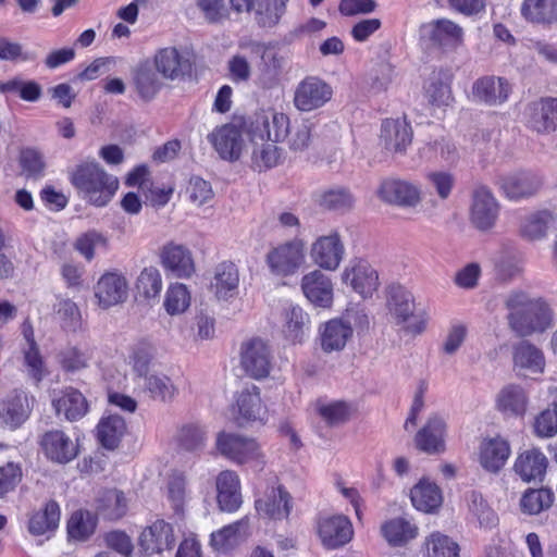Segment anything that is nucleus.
<instances>
[{
    "mask_svg": "<svg viewBox=\"0 0 557 557\" xmlns=\"http://www.w3.org/2000/svg\"><path fill=\"white\" fill-rule=\"evenodd\" d=\"M505 306L510 329L519 336L525 337L542 333L552 325V312L541 298H531L522 290H512L506 298Z\"/></svg>",
    "mask_w": 557,
    "mask_h": 557,
    "instance_id": "1",
    "label": "nucleus"
},
{
    "mask_svg": "<svg viewBox=\"0 0 557 557\" xmlns=\"http://www.w3.org/2000/svg\"><path fill=\"white\" fill-rule=\"evenodd\" d=\"M70 182L88 203L106 207L119 188L116 176L109 174L97 161H84L70 172Z\"/></svg>",
    "mask_w": 557,
    "mask_h": 557,
    "instance_id": "2",
    "label": "nucleus"
},
{
    "mask_svg": "<svg viewBox=\"0 0 557 557\" xmlns=\"http://www.w3.org/2000/svg\"><path fill=\"white\" fill-rule=\"evenodd\" d=\"M376 194L383 202L404 209L416 208L422 201L420 185L398 176L383 178Z\"/></svg>",
    "mask_w": 557,
    "mask_h": 557,
    "instance_id": "3",
    "label": "nucleus"
},
{
    "mask_svg": "<svg viewBox=\"0 0 557 557\" xmlns=\"http://www.w3.org/2000/svg\"><path fill=\"white\" fill-rule=\"evenodd\" d=\"M272 274L276 276L294 275L305 262V245L294 239L271 249L265 258Z\"/></svg>",
    "mask_w": 557,
    "mask_h": 557,
    "instance_id": "4",
    "label": "nucleus"
},
{
    "mask_svg": "<svg viewBox=\"0 0 557 557\" xmlns=\"http://www.w3.org/2000/svg\"><path fill=\"white\" fill-rule=\"evenodd\" d=\"M333 96L332 86L318 76H307L298 83L294 91V106L301 112L322 108Z\"/></svg>",
    "mask_w": 557,
    "mask_h": 557,
    "instance_id": "5",
    "label": "nucleus"
},
{
    "mask_svg": "<svg viewBox=\"0 0 557 557\" xmlns=\"http://www.w3.org/2000/svg\"><path fill=\"white\" fill-rule=\"evenodd\" d=\"M499 215V203L487 186L474 187L471 195L470 221L479 231L493 228Z\"/></svg>",
    "mask_w": 557,
    "mask_h": 557,
    "instance_id": "6",
    "label": "nucleus"
},
{
    "mask_svg": "<svg viewBox=\"0 0 557 557\" xmlns=\"http://www.w3.org/2000/svg\"><path fill=\"white\" fill-rule=\"evenodd\" d=\"M317 533L325 548L336 549L351 541L354 529L344 515L320 516L317 520Z\"/></svg>",
    "mask_w": 557,
    "mask_h": 557,
    "instance_id": "7",
    "label": "nucleus"
},
{
    "mask_svg": "<svg viewBox=\"0 0 557 557\" xmlns=\"http://www.w3.org/2000/svg\"><path fill=\"white\" fill-rule=\"evenodd\" d=\"M240 366L253 379L269 375L272 367V352L265 342L252 338L242 345Z\"/></svg>",
    "mask_w": 557,
    "mask_h": 557,
    "instance_id": "8",
    "label": "nucleus"
},
{
    "mask_svg": "<svg viewBox=\"0 0 557 557\" xmlns=\"http://www.w3.org/2000/svg\"><path fill=\"white\" fill-rule=\"evenodd\" d=\"M288 128L289 119L286 114L272 112L268 115L260 113L250 122L248 133L251 141L268 139L269 141L278 143L287 136Z\"/></svg>",
    "mask_w": 557,
    "mask_h": 557,
    "instance_id": "9",
    "label": "nucleus"
},
{
    "mask_svg": "<svg viewBox=\"0 0 557 557\" xmlns=\"http://www.w3.org/2000/svg\"><path fill=\"white\" fill-rule=\"evenodd\" d=\"M216 447L223 456L237 463H245L260 456L259 445L253 438L234 433H220Z\"/></svg>",
    "mask_w": 557,
    "mask_h": 557,
    "instance_id": "10",
    "label": "nucleus"
},
{
    "mask_svg": "<svg viewBox=\"0 0 557 557\" xmlns=\"http://www.w3.org/2000/svg\"><path fill=\"white\" fill-rule=\"evenodd\" d=\"M548 459L540 448H529L518 454L513 472L524 483H543L546 476Z\"/></svg>",
    "mask_w": 557,
    "mask_h": 557,
    "instance_id": "11",
    "label": "nucleus"
},
{
    "mask_svg": "<svg viewBox=\"0 0 557 557\" xmlns=\"http://www.w3.org/2000/svg\"><path fill=\"white\" fill-rule=\"evenodd\" d=\"M312 261L329 271L336 270L345 255V247L337 232L320 236L311 246Z\"/></svg>",
    "mask_w": 557,
    "mask_h": 557,
    "instance_id": "12",
    "label": "nucleus"
},
{
    "mask_svg": "<svg viewBox=\"0 0 557 557\" xmlns=\"http://www.w3.org/2000/svg\"><path fill=\"white\" fill-rule=\"evenodd\" d=\"M343 281L346 284L349 283L352 289L363 298L371 297L380 285L376 270L363 259L354 261L345 269Z\"/></svg>",
    "mask_w": 557,
    "mask_h": 557,
    "instance_id": "13",
    "label": "nucleus"
},
{
    "mask_svg": "<svg viewBox=\"0 0 557 557\" xmlns=\"http://www.w3.org/2000/svg\"><path fill=\"white\" fill-rule=\"evenodd\" d=\"M527 124L533 131L544 134L557 127V98L543 97L527 108Z\"/></svg>",
    "mask_w": 557,
    "mask_h": 557,
    "instance_id": "14",
    "label": "nucleus"
},
{
    "mask_svg": "<svg viewBox=\"0 0 557 557\" xmlns=\"http://www.w3.org/2000/svg\"><path fill=\"white\" fill-rule=\"evenodd\" d=\"M219 156L228 162L239 159L243 149V136L240 129L234 124H225L215 128L208 135Z\"/></svg>",
    "mask_w": 557,
    "mask_h": 557,
    "instance_id": "15",
    "label": "nucleus"
},
{
    "mask_svg": "<svg viewBox=\"0 0 557 557\" xmlns=\"http://www.w3.org/2000/svg\"><path fill=\"white\" fill-rule=\"evenodd\" d=\"M511 91L508 81L504 77L483 76L472 86L473 100L490 107L507 101Z\"/></svg>",
    "mask_w": 557,
    "mask_h": 557,
    "instance_id": "16",
    "label": "nucleus"
},
{
    "mask_svg": "<svg viewBox=\"0 0 557 557\" xmlns=\"http://www.w3.org/2000/svg\"><path fill=\"white\" fill-rule=\"evenodd\" d=\"M511 454L510 444L504 437L484 438L479 448V462L490 473H498Z\"/></svg>",
    "mask_w": 557,
    "mask_h": 557,
    "instance_id": "17",
    "label": "nucleus"
},
{
    "mask_svg": "<svg viewBox=\"0 0 557 557\" xmlns=\"http://www.w3.org/2000/svg\"><path fill=\"white\" fill-rule=\"evenodd\" d=\"M174 544L173 527L164 520H157L146 528L139 536L140 548L147 556L160 554L164 549H171Z\"/></svg>",
    "mask_w": 557,
    "mask_h": 557,
    "instance_id": "18",
    "label": "nucleus"
},
{
    "mask_svg": "<svg viewBox=\"0 0 557 557\" xmlns=\"http://www.w3.org/2000/svg\"><path fill=\"white\" fill-rule=\"evenodd\" d=\"M446 422L438 414H431L414 437L419 450L433 455L445 450Z\"/></svg>",
    "mask_w": 557,
    "mask_h": 557,
    "instance_id": "19",
    "label": "nucleus"
},
{
    "mask_svg": "<svg viewBox=\"0 0 557 557\" xmlns=\"http://www.w3.org/2000/svg\"><path fill=\"white\" fill-rule=\"evenodd\" d=\"M301 289L306 298L315 307L330 308L333 304V284L331 278L314 270L302 276Z\"/></svg>",
    "mask_w": 557,
    "mask_h": 557,
    "instance_id": "20",
    "label": "nucleus"
},
{
    "mask_svg": "<svg viewBox=\"0 0 557 557\" xmlns=\"http://www.w3.org/2000/svg\"><path fill=\"white\" fill-rule=\"evenodd\" d=\"M40 446L48 459L58 463H67L78 453L73 441L60 430L47 431L40 440Z\"/></svg>",
    "mask_w": 557,
    "mask_h": 557,
    "instance_id": "21",
    "label": "nucleus"
},
{
    "mask_svg": "<svg viewBox=\"0 0 557 557\" xmlns=\"http://www.w3.org/2000/svg\"><path fill=\"white\" fill-rule=\"evenodd\" d=\"M32 411L27 394L13 391L0 401V421L14 430L21 426Z\"/></svg>",
    "mask_w": 557,
    "mask_h": 557,
    "instance_id": "22",
    "label": "nucleus"
},
{
    "mask_svg": "<svg viewBox=\"0 0 557 557\" xmlns=\"http://www.w3.org/2000/svg\"><path fill=\"white\" fill-rule=\"evenodd\" d=\"M154 66L164 78L177 79L190 74L193 63L174 47L163 48L154 55Z\"/></svg>",
    "mask_w": 557,
    "mask_h": 557,
    "instance_id": "23",
    "label": "nucleus"
},
{
    "mask_svg": "<svg viewBox=\"0 0 557 557\" xmlns=\"http://www.w3.org/2000/svg\"><path fill=\"white\" fill-rule=\"evenodd\" d=\"M499 185L507 198L519 200L533 196L540 189L542 181L536 174L522 171L502 177Z\"/></svg>",
    "mask_w": 557,
    "mask_h": 557,
    "instance_id": "24",
    "label": "nucleus"
},
{
    "mask_svg": "<svg viewBox=\"0 0 557 557\" xmlns=\"http://www.w3.org/2000/svg\"><path fill=\"white\" fill-rule=\"evenodd\" d=\"M95 516L103 520L116 521L127 512V499L117 488H103L98 492L95 502Z\"/></svg>",
    "mask_w": 557,
    "mask_h": 557,
    "instance_id": "25",
    "label": "nucleus"
},
{
    "mask_svg": "<svg viewBox=\"0 0 557 557\" xmlns=\"http://www.w3.org/2000/svg\"><path fill=\"white\" fill-rule=\"evenodd\" d=\"M292 495L282 485L272 488L271 494L265 498L257 499L255 503L256 510L262 517L272 520L287 519L293 505Z\"/></svg>",
    "mask_w": 557,
    "mask_h": 557,
    "instance_id": "26",
    "label": "nucleus"
},
{
    "mask_svg": "<svg viewBox=\"0 0 557 557\" xmlns=\"http://www.w3.org/2000/svg\"><path fill=\"white\" fill-rule=\"evenodd\" d=\"M95 296L103 308L117 305L127 297V282L124 276L117 273L103 274L96 287Z\"/></svg>",
    "mask_w": 557,
    "mask_h": 557,
    "instance_id": "27",
    "label": "nucleus"
},
{
    "mask_svg": "<svg viewBox=\"0 0 557 557\" xmlns=\"http://www.w3.org/2000/svg\"><path fill=\"white\" fill-rule=\"evenodd\" d=\"M321 348L324 352L341 351L352 336V327L342 319H332L320 326Z\"/></svg>",
    "mask_w": 557,
    "mask_h": 557,
    "instance_id": "28",
    "label": "nucleus"
},
{
    "mask_svg": "<svg viewBox=\"0 0 557 557\" xmlns=\"http://www.w3.org/2000/svg\"><path fill=\"white\" fill-rule=\"evenodd\" d=\"M216 500L222 511H236L242 505L239 480L233 471H222L216 478Z\"/></svg>",
    "mask_w": 557,
    "mask_h": 557,
    "instance_id": "29",
    "label": "nucleus"
},
{
    "mask_svg": "<svg viewBox=\"0 0 557 557\" xmlns=\"http://www.w3.org/2000/svg\"><path fill=\"white\" fill-rule=\"evenodd\" d=\"M381 139L388 150L404 152L411 144L412 128L406 120H385L381 125Z\"/></svg>",
    "mask_w": 557,
    "mask_h": 557,
    "instance_id": "30",
    "label": "nucleus"
},
{
    "mask_svg": "<svg viewBox=\"0 0 557 557\" xmlns=\"http://www.w3.org/2000/svg\"><path fill=\"white\" fill-rule=\"evenodd\" d=\"M163 267L174 276L189 277L195 272L190 251L182 245L170 244L161 253Z\"/></svg>",
    "mask_w": 557,
    "mask_h": 557,
    "instance_id": "31",
    "label": "nucleus"
},
{
    "mask_svg": "<svg viewBox=\"0 0 557 557\" xmlns=\"http://www.w3.org/2000/svg\"><path fill=\"white\" fill-rule=\"evenodd\" d=\"M239 273L235 263L222 262L214 269L211 289L219 299H228L237 294Z\"/></svg>",
    "mask_w": 557,
    "mask_h": 557,
    "instance_id": "32",
    "label": "nucleus"
},
{
    "mask_svg": "<svg viewBox=\"0 0 557 557\" xmlns=\"http://www.w3.org/2000/svg\"><path fill=\"white\" fill-rule=\"evenodd\" d=\"M418 156L423 162H436L441 160L447 164H455L459 160V152L456 145L446 137H440L424 143L418 149Z\"/></svg>",
    "mask_w": 557,
    "mask_h": 557,
    "instance_id": "33",
    "label": "nucleus"
},
{
    "mask_svg": "<svg viewBox=\"0 0 557 557\" xmlns=\"http://www.w3.org/2000/svg\"><path fill=\"white\" fill-rule=\"evenodd\" d=\"M433 45L442 48H456L462 41V28L456 23L441 18L424 26Z\"/></svg>",
    "mask_w": 557,
    "mask_h": 557,
    "instance_id": "34",
    "label": "nucleus"
},
{
    "mask_svg": "<svg viewBox=\"0 0 557 557\" xmlns=\"http://www.w3.org/2000/svg\"><path fill=\"white\" fill-rule=\"evenodd\" d=\"M125 433V420L121 416L110 414L108 417H103L99 421L97 425L96 436L99 444L103 448L108 450H114L119 447Z\"/></svg>",
    "mask_w": 557,
    "mask_h": 557,
    "instance_id": "35",
    "label": "nucleus"
},
{
    "mask_svg": "<svg viewBox=\"0 0 557 557\" xmlns=\"http://www.w3.org/2000/svg\"><path fill=\"white\" fill-rule=\"evenodd\" d=\"M387 305L391 314L397 320L398 324L405 323L413 317L416 309L413 295L401 285L389 286Z\"/></svg>",
    "mask_w": 557,
    "mask_h": 557,
    "instance_id": "36",
    "label": "nucleus"
},
{
    "mask_svg": "<svg viewBox=\"0 0 557 557\" xmlns=\"http://www.w3.org/2000/svg\"><path fill=\"white\" fill-rule=\"evenodd\" d=\"M520 12L530 23L550 25L557 23V0H523Z\"/></svg>",
    "mask_w": 557,
    "mask_h": 557,
    "instance_id": "37",
    "label": "nucleus"
},
{
    "mask_svg": "<svg viewBox=\"0 0 557 557\" xmlns=\"http://www.w3.org/2000/svg\"><path fill=\"white\" fill-rule=\"evenodd\" d=\"M555 494L552 488H527L519 502L520 510L524 515L535 516L548 510L554 503Z\"/></svg>",
    "mask_w": 557,
    "mask_h": 557,
    "instance_id": "38",
    "label": "nucleus"
},
{
    "mask_svg": "<svg viewBox=\"0 0 557 557\" xmlns=\"http://www.w3.org/2000/svg\"><path fill=\"white\" fill-rule=\"evenodd\" d=\"M60 506L55 500L46 503L41 510L35 511L28 521V531L33 535H42L58 528L60 521Z\"/></svg>",
    "mask_w": 557,
    "mask_h": 557,
    "instance_id": "39",
    "label": "nucleus"
},
{
    "mask_svg": "<svg viewBox=\"0 0 557 557\" xmlns=\"http://www.w3.org/2000/svg\"><path fill=\"white\" fill-rule=\"evenodd\" d=\"M289 0H257L255 8V21L261 28H273L278 25L286 13Z\"/></svg>",
    "mask_w": 557,
    "mask_h": 557,
    "instance_id": "40",
    "label": "nucleus"
},
{
    "mask_svg": "<svg viewBox=\"0 0 557 557\" xmlns=\"http://www.w3.org/2000/svg\"><path fill=\"white\" fill-rule=\"evenodd\" d=\"M238 413L237 424L243 426L245 423L256 421L261 412L260 389L251 385L242 391L237 397Z\"/></svg>",
    "mask_w": 557,
    "mask_h": 557,
    "instance_id": "41",
    "label": "nucleus"
},
{
    "mask_svg": "<svg viewBox=\"0 0 557 557\" xmlns=\"http://www.w3.org/2000/svg\"><path fill=\"white\" fill-rule=\"evenodd\" d=\"M423 557H460V546L450 536L434 531L424 540Z\"/></svg>",
    "mask_w": 557,
    "mask_h": 557,
    "instance_id": "42",
    "label": "nucleus"
},
{
    "mask_svg": "<svg viewBox=\"0 0 557 557\" xmlns=\"http://www.w3.org/2000/svg\"><path fill=\"white\" fill-rule=\"evenodd\" d=\"M513 362L517 367L532 373H543L545 358L540 348L528 341H522L513 349Z\"/></svg>",
    "mask_w": 557,
    "mask_h": 557,
    "instance_id": "43",
    "label": "nucleus"
},
{
    "mask_svg": "<svg viewBox=\"0 0 557 557\" xmlns=\"http://www.w3.org/2000/svg\"><path fill=\"white\" fill-rule=\"evenodd\" d=\"M53 405L58 414L63 412L69 421H77L88 411V404L85 396L75 388H69Z\"/></svg>",
    "mask_w": 557,
    "mask_h": 557,
    "instance_id": "44",
    "label": "nucleus"
},
{
    "mask_svg": "<svg viewBox=\"0 0 557 557\" xmlns=\"http://www.w3.org/2000/svg\"><path fill=\"white\" fill-rule=\"evenodd\" d=\"M411 502L418 510L431 512L442 504L441 490L434 483L420 481L411 490Z\"/></svg>",
    "mask_w": 557,
    "mask_h": 557,
    "instance_id": "45",
    "label": "nucleus"
},
{
    "mask_svg": "<svg viewBox=\"0 0 557 557\" xmlns=\"http://www.w3.org/2000/svg\"><path fill=\"white\" fill-rule=\"evenodd\" d=\"M134 84L139 96L144 100L156 97L161 87V82L154 67L149 62L140 63L134 71Z\"/></svg>",
    "mask_w": 557,
    "mask_h": 557,
    "instance_id": "46",
    "label": "nucleus"
},
{
    "mask_svg": "<svg viewBox=\"0 0 557 557\" xmlns=\"http://www.w3.org/2000/svg\"><path fill=\"white\" fill-rule=\"evenodd\" d=\"M382 534L393 546H403L418 534V528L404 518H394L382 525Z\"/></svg>",
    "mask_w": 557,
    "mask_h": 557,
    "instance_id": "47",
    "label": "nucleus"
},
{
    "mask_svg": "<svg viewBox=\"0 0 557 557\" xmlns=\"http://www.w3.org/2000/svg\"><path fill=\"white\" fill-rule=\"evenodd\" d=\"M97 517L88 510H76L67 521V535L71 540L85 542L96 531Z\"/></svg>",
    "mask_w": 557,
    "mask_h": 557,
    "instance_id": "48",
    "label": "nucleus"
},
{
    "mask_svg": "<svg viewBox=\"0 0 557 557\" xmlns=\"http://www.w3.org/2000/svg\"><path fill=\"white\" fill-rule=\"evenodd\" d=\"M498 409L508 417H522L527 410V396L519 386H508L502 389L498 400Z\"/></svg>",
    "mask_w": 557,
    "mask_h": 557,
    "instance_id": "49",
    "label": "nucleus"
},
{
    "mask_svg": "<svg viewBox=\"0 0 557 557\" xmlns=\"http://www.w3.org/2000/svg\"><path fill=\"white\" fill-rule=\"evenodd\" d=\"M143 386L149 396L162 403H170L177 394V387L172 380L163 374H150L144 377Z\"/></svg>",
    "mask_w": 557,
    "mask_h": 557,
    "instance_id": "50",
    "label": "nucleus"
},
{
    "mask_svg": "<svg viewBox=\"0 0 557 557\" xmlns=\"http://www.w3.org/2000/svg\"><path fill=\"white\" fill-rule=\"evenodd\" d=\"M429 188L438 199L447 200L457 184L456 175L448 170H432L425 174Z\"/></svg>",
    "mask_w": 557,
    "mask_h": 557,
    "instance_id": "51",
    "label": "nucleus"
},
{
    "mask_svg": "<svg viewBox=\"0 0 557 557\" xmlns=\"http://www.w3.org/2000/svg\"><path fill=\"white\" fill-rule=\"evenodd\" d=\"M258 140L252 141L255 145L252 150L253 168L261 172L276 166L281 158L276 143L265 139L259 144Z\"/></svg>",
    "mask_w": 557,
    "mask_h": 557,
    "instance_id": "52",
    "label": "nucleus"
},
{
    "mask_svg": "<svg viewBox=\"0 0 557 557\" xmlns=\"http://www.w3.org/2000/svg\"><path fill=\"white\" fill-rule=\"evenodd\" d=\"M469 510L476 517L480 527L484 529H493L498 524L497 513L490 507L482 494L471 491L468 496Z\"/></svg>",
    "mask_w": 557,
    "mask_h": 557,
    "instance_id": "53",
    "label": "nucleus"
},
{
    "mask_svg": "<svg viewBox=\"0 0 557 557\" xmlns=\"http://www.w3.org/2000/svg\"><path fill=\"white\" fill-rule=\"evenodd\" d=\"M309 315L299 306H290L285 312V336L292 342H301L308 329Z\"/></svg>",
    "mask_w": 557,
    "mask_h": 557,
    "instance_id": "54",
    "label": "nucleus"
},
{
    "mask_svg": "<svg viewBox=\"0 0 557 557\" xmlns=\"http://www.w3.org/2000/svg\"><path fill=\"white\" fill-rule=\"evenodd\" d=\"M494 271L498 280L503 282L511 281L522 271L521 260L515 252L503 250L494 259Z\"/></svg>",
    "mask_w": 557,
    "mask_h": 557,
    "instance_id": "55",
    "label": "nucleus"
},
{
    "mask_svg": "<svg viewBox=\"0 0 557 557\" xmlns=\"http://www.w3.org/2000/svg\"><path fill=\"white\" fill-rule=\"evenodd\" d=\"M0 92L18 94L23 100L35 102L41 97L42 89L35 81L24 82L20 78H13L8 82L0 83Z\"/></svg>",
    "mask_w": 557,
    "mask_h": 557,
    "instance_id": "56",
    "label": "nucleus"
},
{
    "mask_svg": "<svg viewBox=\"0 0 557 557\" xmlns=\"http://www.w3.org/2000/svg\"><path fill=\"white\" fill-rule=\"evenodd\" d=\"M355 198L349 189L344 187L332 188L324 191L321 196L320 203L322 207L333 210L345 212L352 208Z\"/></svg>",
    "mask_w": 557,
    "mask_h": 557,
    "instance_id": "57",
    "label": "nucleus"
},
{
    "mask_svg": "<svg viewBox=\"0 0 557 557\" xmlns=\"http://www.w3.org/2000/svg\"><path fill=\"white\" fill-rule=\"evenodd\" d=\"M136 287L145 298H156L162 290V278L159 270L145 268L137 278Z\"/></svg>",
    "mask_w": 557,
    "mask_h": 557,
    "instance_id": "58",
    "label": "nucleus"
},
{
    "mask_svg": "<svg viewBox=\"0 0 557 557\" xmlns=\"http://www.w3.org/2000/svg\"><path fill=\"white\" fill-rule=\"evenodd\" d=\"M553 220L548 211L532 214L521 226V235L530 240L541 239L546 235L548 223Z\"/></svg>",
    "mask_w": 557,
    "mask_h": 557,
    "instance_id": "59",
    "label": "nucleus"
},
{
    "mask_svg": "<svg viewBox=\"0 0 557 557\" xmlns=\"http://www.w3.org/2000/svg\"><path fill=\"white\" fill-rule=\"evenodd\" d=\"M190 302V296L185 285H172L168 292L164 307L170 314L184 312Z\"/></svg>",
    "mask_w": 557,
    "mask_h": 557,
    "instance_id": "60",
    "label": "nucleus"
},
{
    "mask_svg": "<svg viewBox=\"0 0 557 557\" xmlns=\"http://www.w3.org/2000/svg\"><path fill=\"white\" fill-rule=\"evenodd\" d=\"M534 431L540 437H552L557 433V400L536 417Z\"/></svg>",
    "mask_w": 557,
    "mask_h": 557,
    "instance_id": "61",
    "label": "nucleus"
},
{
    "mask_svg": "<svg viewBox=\"0 0 557 557\" xmlns=\"http://www.w3.org/2000/svg\"><path fill=\"white\" fill-rule=\"evenodd\" d=\"M425 97L435 107L447 106L450 99V87L440 77L433 76L424 86Z\"/></svg>",
    "mask_w": 557,
    "mask_h": 557,
    "instance_id": "62",
    "label": "nucleus"
},
{
    "mask_svg": "<svg viewBox=\"0 0 557 557\" xmlns=\"http://www.w3.org/2000/svg\"><path fill=\"white\" fill-rule=\"evenodd\" d=\"M206 431L199 425H186L178 435L180 446L187 451H196L205 446Z\"/></svg>",
    "mask_w": 557,
    "mask_h": 557,
    "instance_id": "63",
    "label": "nucleus"
},
{
    "mask_svg": "<svg viewBox=\"0 0 557 557\" xmlns=\"http://www.w3.org/2000/svg\"><path fill=\"white\" fill-rule=\"evenodd\" d=\"M23 478L22 468L14 462L0 467V498L13 492Z\"/></svg>",
    "mask_w": 557,
    "mask_h": 557,
    "instance_id": "64",
    "label": "nucleus"
}]
</instances>
